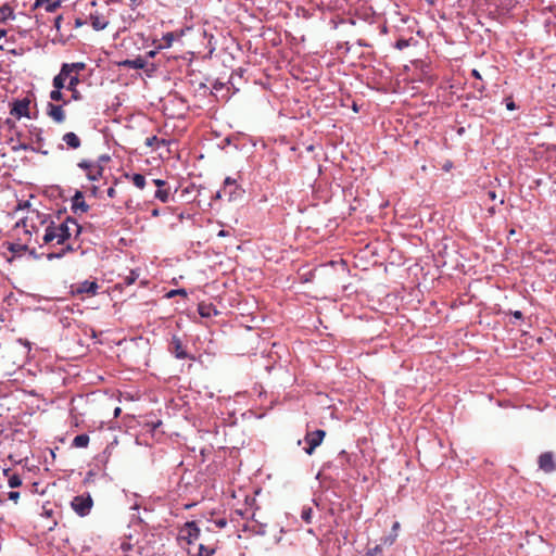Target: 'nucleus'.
<instances>
[{"instance_id":"nucleus-1","label":"nucleus","mask_w":556,"mask_h":556,"mask_svg":"<svg viewBox=\"0 0 556 556\" xmlns=\"http://www.w3.org/2000/svg\"><path fill=\"white\" fill-rule=\"evenodd\" d=\"M70 225H73L75 227V237H78L81 233L83 228L77 223V220L74 217L67 216L64 222L55 226L58 244L63 245L72 237V230Z\"/></svg>"},{"instance_id":"nucleus-2","label":"nucleus","mask_w":556,"mask_h":556,"mask_svg":"<svg viewBox=\"0 0 556 556\" xmlns=\"http://www.w3.org/2000/svg\"><path fill=\"white\" fill-rule=\"evenodd\" d=\"M52 220L48 214L40 213L38 210H29L28 215L21 219L16 226L23 225L24 228L30 226L31 230L37 232L39 226L49 224Z\"/></svg>"},{"instance_id":"nucleus-3","label":"nucleus","mask_w":556,"mask_h":556,"mask_svg":"<svg viewBox=\"0 0 556 556\" xmlns=\"http://www.w3.org/2000/svg\"><path fill=\"white\" fill-rule=\"evenodd\" d=\"M93 506V500L90 493L75 496L71 502V507L79 517H86L90 514Z\"/></svg>"},{"instance_id":"nucleus-4","label":"nucleus","mask_w":556,"mask_h":556,"mask_svg":"<svg viewBox=\"0 0 556 556\" xmlns=\"http://www.w3.org/2000/svg\"><path fill=\"white\" fill-rule=\"evenodd\" d=\"M244 189L231 177H226L223 185V193L228 202L241 200Z\"/></svg>"},{"instance_id":"nucleus-5","label":"nucleus","mask_w":556,"mask_h":556,"mask_svg":"<svg viewBox=\"0 0 556 556\" xmlns=\"http://www.w3.org/2000/svg\"><path fill=\"white\" fill-rule=\"evenodd\" d=\"M118 65L124 68L146 70L148 76H151L152 73L156 70V66L153 63L149 64L148 60L141 55H138L135 59H126L121 61Z\"/></svg>"},{"instance_id":"nucleus-6","label":"nucleus","mask_w":556,"mask_h":556,"mask_svg":"<svg viewBox=\"0 0 556 556\" xmlns=\"http://www.w3.org/2000/svg\"><path fill=\"white\" fill-rule=\"evenodd\" d=\"M29 105L30 99L28 97L14 99L11 103L10 114L15 116L17 119H21L22 117L31 118Z\"/></svg>"},{"instance_id":"nucleus-7","label":"nucleus","mask_w":556,"mask_h":556,"mask_svg":"<svg viewBox=\"0 0 556 556\" xmlns=\"http://www.w3.org/2000/svg\"><path fill=\"white\" fill-rule=\"evenodd\" d=\"M326 437V431L321 429H317L312 432H307L304 440L307 444V446L304 447V452L307 455H312L316 447H318L321 443L324 438Z\"/></svg>"},{"instance_id":"nucleus-8","label":"nucleus","mask_w":556,"mask_h":556,"mask_svg":"<svg viewBox=\"0 0 556 556\" xmlns=\"http://www.w3.org/2000/svg\"><path fill=\"white\" fill-rule=\"evenodd\" d=\"M200 528L195 521H187L180 529L179 539L185 540L187 544H192L200 536Z\"/></svg>"},{"instance_id":"nucleus-9","label":"nucleus","mask_w":556,"mask_h":556,"mask_svg":"<svg viewBox=\"0 0 556 556\" xmlns=\"http://www.w3.org/2000/svg\"><path fill=\"white\" fill-rule=\"evenodd\" d=\"M168 351L178 359H192V357L188 354L181 339L176 334H174L169 341Z\"/></svg>"},{"instance_id":"nucleus-10","label":"nucleus","mask_w":556,"mask_h":556,"mask_svg":"<svg viewBox=\"0 0 556 556\" xmlns=\"http://www.w3.org/2000/svg\"><path fill=\"white\" fill-rule=\"evenodd\" d=\"M539 469L545 473H552L556 470L555 454L551 451L543 452L538 457Z\"/></svg>"},{"instance_id":"nucleus-11","label":"nucleus","mask_w":556,"mask_h":556,"mask_svg":"<svg viewBox=\"0 0 556 556\" xmlns=\"http://www.w3.org/2000/svg\"><path fill=\"white\" fill-rule=\"evenodd\" d=\"M99 290V285L96 280H84L81 282L72 286V293L74 295H80L87 293L89 295H96Z\"/></svg>"},{"instance_id":"nucleus-12","label":"nucleus","mask_w":556,"mask_h":556,"mask_svg":"<svg viewBox=\"0 0 556 556\" xmlns=\"http://www.w3.org/2000/svg\"><path fill=\"white\" fill-rule=\"evenodd\" d=\"M77 166L84 170H87V178L90 181H97L102 177L103 167L100 164L94 166L91 161L81 160L78 162Z\"/></svg>"},{"instance_id":"nucleus-13","label":"nucleus","mask_w":556,"mask_h":556,"mask_svg":"<svg viewBox=\"0 0 556 556\" xmlns=\"http://www.w3.org/2000/svg\"><path fill=\"white\" fill-rule=\"evenodd\" d=\"M46 113L56 124H62L66 119V114L63 109V105L48 102Z\"/></svg>"},{"instance_id":"nucleus-14","label":"nucleus","mask_w":556,"mask_h":556,"mask_svg":"<svg viewBox=\"0 0 556 556\" xmlns=\"http://www.w3.org/2000/svg\"><path fill=\"white\" fill-rule=\"evenodd\" d=\"M89 205L86 203L84 193L80 190H76L72 198V211L74 214L87 213Z\"/></svg>"},{"instance_id":"nucleus-15","label":"nucleus","mask_w":556,"mask_h":556,"mask_svg":"<svg viewBox=\"0 0 556 556\" xmlns=\"http://www.w3.org/2000/svg\"><path fill=\"white\" fill-rule=\"evenodd\" d=\"M153 184L157 187V190L154 193V198L163 203H167L170 197L169 188H165L168 185L167 181L163 179H154Z\"/></svg>"},{"instance_id":"nucleus-16","label":"nucleus","mask_w":556,"mask_h":556,"mask_svg":"<svg viewBox=\"0 0 556 556\" xmlns=\"http://www.w3.org/2000/svg\"><path fill=\"white\" fill-rule=\"evenodd\" d=\"M62 141L72 150H77L81 146L80 138L73 131L65 132L62 136Z\"/></svg>"},{"instance_id":"nucleus-17","label":"nucleus","mask_w":556,"mask_h":556,"mask_svg":"<svg viewBox=\"0 0 556 556\" xmlns=\"http://www.w3.org/2000/svg\"><path fill=\"white\" fill-rule=\"evenodd\" d=\"M79 83H80L79 76L73 75L70 77L68 84L66 85V89L72 92V99L74 101L83 100V96L77 89V86Z\"/></svg>"},{"instance_id":"nucleus-18","label":"nucleus","mask_w":556,"mask_h":556,"mask_svg":"<svg viewBox=\"0 0 556 556\" xmlns=\"http://www.w3.org/2000/svg\"><path fill=\"white\" fill-rule=\"evenodd\" d=\"M62 75H70L75 73L78 75L79 72L86 68V64L84 62H75V63H63L62 64Z\"/></svg>"},{"instance_id":"nucleus-19","label":"nucleus","mask_w":556,"mask_h":556,"mask_svg":"<svg viewBox=\"0 0 556 556\" xmlns=\"http://www.w3.org/2000/svg\"><path fill=\"white\" fill-rule=\"evenodd\" d=\"M43 7L47 12H54L60 5L55 0H35L31 10Z\"/></svg>"},{"instance_id":"nucleus-20","label":"nucleus","mask_w":556,"mask_h":556,"mask_svg":"<svg viewBox=\"0 0 556 556\" xmlns=\"http://www.w3.org/2000/svg\"><path fill=\"white\" fill-rule=\"evenodd\" d=\"M53 240L58 241L56 230H55V223L54 220H50L49 224H47L45 235L42 237V241L45 244H49Z\"/></svg>"},{"instance_id":"nucleus-21","label":"nucleus","mask_w":556,"mask_h":556,"mask_svg":"<svg viewBox=\"0 0 556 556\" xmlns=\"http://www.w3.org/2000/svg\"><path fill=\"white\" fill-rule=\"evenodd\" d=\"M198 313L201 317L208 318L212 315H217V311L212 303H200L198 305Z\"/></svg>"},{"instance_id":"nucleus-22","label":"nucleus","mask_w":556,"mask_h":556,"mask_svg":"<svg viewBox=\"0 0 556 556\" xmlns=\"http://www.w3.org/2000/svg\"><path fill=\"white\" fill-rule=\"evenodd\" d=\"M242 530L249 531L253 534L264 535L266 533V525L260 522L245 523Z\"/></svg>"},{"instance_id":"nucleus-23","label":"nucleus","mask_w":556,"mask_h":556,"mask_svg":"<svg viewBox=\"0 0 556 556\" xmlns=\"http://www.w3.org/2000/svg\"><path fill=\"white\" fill-rule=\"evenodd\" d=\"M400 529V523L397 521H395L392 526V529H391V532L390 534L386 535L384 538L381 539L382 541V544L384 545H392L396 538H397V531Z\"/></svg>"},{"instance_id":"nucleus-24","label":"nucleus","mask_w":556,"mask_h":556,"mask_svg":"<svg viewBox=\"0 0 556 556\" xmlns=\"http://www.w3.org/2000/svg\"><path fill=\"white\" fill-rule=\"evenodd\" d=\"M90 22L94 30H102L108 26V21L97 14H90Z\"/></svg>"},{"instance_id":"nucleus-25","label":"nucleus","mask_w":556,"mask_h":556,"mask_svg":"<svg viewBox=\"0 0 556 556\" xmlns=\"http://www.w3.org/2000/svg\"><path fill=\"white\" fill-rule=\"evenodd\" d=\"M89 435L87 433L78 434L74 438L72 446L77 448L87 447L89 444Z\"/></svg>"},{"instance_id":"nucleus-26","label":"nucleus","mask_w":556,"mask_h":556,"mask_svg":"<svg viewBox=\"0 0 556 556\" xmlns=\"http://www.w3.org/2000/svg\"><path fill=\"white\" fill-rule=\"evenodd\" d=\"M125 177L130 178L132 184L139 189H143L146 186V177L142 174H139V173H136L132 175L125 174Z\"/></svg>"},{"instance_id":"nucleus-27","label":"nucleus","mask_w":556,"mask_h":556,"mask_svg":"<svg viewBox=\"0 0 556 556\" xmlns=\"http://www.w3.org/2000/svg\"><path fill=\"white\" fill-rule=\"evenodd\" d=\"M67 77H71L70 75H62V68L60 70V73L54 76L52 80V86L54 89L62 90L63 88H66L65 80Z\"/></svg>"},{"instance_id":"nucleus-28","label":"nucleus","mask_w":556,"mask_h":556,"mask_svg":"<svg viewBox=\"0 0 556 556\" xmlns=\"http://www.w3.org/2000/svg\"><path fill=\"white\" fill-rule=\"evenodd\" d=\"M9 18H14V12L11 7L4 4L0 8V23H5Z\"/></svg>"},{"instance_id":"nucleus-29","label":"nucleus","mask_w":556,"mask_h":556,"mask_svg":"<svg viewBox=\"0 0 556 556\" xmlns=\"http://www.w3.org/2000/svg\"><path fill=\"white\" fill-rule=\"evenodd\" d=\"M8 250L12 252L14 255H20L23 252H26L28 250V247L26 244L21 243H9Z\"/></svg>"},{"instance_id":"nucleus-30","label":"nucleus","mask_w":556,"mask_h":556,"mask_svg":"<svg viewBox=\"0 0 556 556\" xmlns=\"http://www.w3.org/2000/svg\"><path fill=\"white\" fill-rule=\"evenodd\" d=\"M139 278V274L137 270L132 269L129 271L127 276L123 278L121 285L130 286Z\"/></svg>"},{"instance_id":"nucleus-31","label":"nucleus","mask_w":556,"mask_h":556,"mask_svg":"<svg viewBox=\"0 0 556 556\" xmlns=\"http://www.w3.org/2000/svg\"><path fill=\"white\" fill-rule=\"evenodd\" d=\"M301 518L304 522L311 523L313 520V508L311 506H304L301 510Z\"/></svg>"},{"instance_id":"nucleus-32","label":"nucleus","mask_w":556,"mask_h":556,"mask_svg":"<svg viewBox=\"0 0 556 556\" xmlns=\"http://www.w3.org/2000/svg\"><path fill=\"white\" fill-rule=\"evenodd\" d=\"M13 150L34 151V152L41 153L43 155L48 154L47 150H41L40 148H34V147H31V146H29L27 143H20V146L13 148Z\"/></svg>"},{"instance_id":"nucleus-33","label":"nucleus","mask_w":556,"mask_h":556,"mask_svg":"<svg viewBox=\"0 0 556 556\" xmlns=\"http://www.w3.org/2000/svg\"><path fill=\"white\" fill-rule=\"evenodd\" d=\"M8 484L10 488L15 489L22 485V479L18 475L13 473L9 476Z\"/></svg>"},{"instance_id":"nucleus-34","label":"nucleus","mask_w":556,"mask_h":556,"mask_svg":"<svg viewBox=\"0 0 556 556\" xmlns=\"http://www.w3.org/2000/svg\"><path fill=\"white\" fill-rule=\"evenodd\" d=\"M174 39H175V35H174V33H166V34L163 36V38H162V40L164 41V43H163V45H160V47H159V48H161V49H163V48H169V47L172 46V43H173Z\"/></svg>"},{"instance_id":"nucleus-35","label":"nucleus","mask_w":556,"mask_h":556,"mask_svg":"<svg viewBox=\"0 0 556 556\" xmlns=\"http://www.w3.org/2000/svg\"><path fill=\"white\" fill-rule=\"evenodd\" d=\"M71 37H72V35H70V36H64L61 31H56V35H55V37L52 39V42H53L54 45H55V43L66 45Z\"/></svg>"},{"instance_id":"nucleus-36","label":"nucleus","mask_w":556,"mask_h":556,"mask_svg":"<svg viewBox=\"0 0 556 556\" xmlns=\"http://www.w3.org/2000/svg\"><path fill=\"white\" fill-rule=\"evenodd\" d=\"M50 99L52 101H63L64 104H67L68 102L67 101H64V96L62 93V90H59V89H53L51 92H50Z\"/></svg>"},{"instance_id":"nucleus-37","label":"nucleus","mask_w":556,"mask_h":556,"mask_svg":"<svg viewBox=\"0 0 556 556\" xmlns=\"http://www.w3.org/2000/svg\"><path fill=\"white\" fill-rule=\"evenodd\" d=\"M382 555H383L382 545L378 544L375 547L369 548L364 556H382Z\"/></svg>"},{"instance_id":"nucleus-38","label":"nucleus","mask_w":556,"mask_h":556,"mask_svg":"<svg viewBox=\"0 0 556 556\" xmlns=\"http://www.w3.org/2000/svg\"><path fill=\"white\" fill-rule=\"evenodd\" d=\"M215 553V548H210L204 544L199 545V552L197 556H212Z\"/></svg>"},{"instance_id":"nucleus-39","label":"nucleus","mask_w":556,"mask_h":556,"mask_svg":"<svg viewBox=\"0 0 556 556\" xmlns=\"http://www.w3.org/2000/svg\"><path fill=\"white\" fill-rule=\"evenodd\" d=\"M176 295L187 296L186 289H173L166 294L168 299L174 298Z\"/></svg>"},{"instance_id":"nucleus-40","label":"nucleus","mask_w":556,"mask_h":556,"mask_svg":"<svg viewBox=\"0 0 556 556\" xmlns=\"http://www.w3.org/2000/svg\"><path fill=\"white\" fill-rule=\"evenodd\" d=\"M409 39L400 38L396 40L394 47L399 50H403L409 46Z\"/></svg>"},{"instance_id":"nucleus-41","label":"nucleus","mask_w":556,"mask_h":556,"mask_svg":"<svg viewBox=\"0 0 556 556\" xmlns=\"http://www.w3.org/2000/svg\"><path fill=\"white\" fill-rule=\"evenodd\" d=\"M160 142L157 136H151V137H148L144 141V144L149 148H153L155 144H157Z\"/></svg>"},{"instance_id":"nucleus-42","label":"nucleus","mask_w":556,"mask_h":556,"mask_svg":"<svg viewBox=\"0 0 556 556\" xmlns=\"http://www.w3.org/2000/svg\"><path fill=\"white\" fill-rule=\"evenodd\" d=\"M65 255V252H63V249L61 248V250L59 252H50L47 254V258L49 261H52L54 258H62L63 256Z\"/></svg>"},{"instance_id":"nucleus-43","label":"nucleus","mask_w":556,"mask_h":556,"mask_svg":"<svg viewBox=\"0 0 556 556\" xmlns=\"http://www.w3.org/2000/svg\"><path fill=\"white\" fill-rule=\"evenodd\" d=\"M506 109L509 111H514L517 109L516 103L514 102L511 97L505 99Z\"/></svg>"},{"instance_id":"nucleus-44","label":"nucleus","mask_w":556,"mask_h":556,"mask_svg":"<svg viewBox=\"0 0 556 556\" xmlns=\"http://www.w3.org/2000/svg\"><path fill=\"white\" fill-rule=\"evenodd\" d=\"M160 4L164 7H174L178 3L179 0H157Z\"/></svg>"},{"instance_id":"nucleus-45","label":"nucleus","mask_w":556,"mask_h":556,"mask_svg":"<svg viewBox=\"0 0 556 556\" xmlns=\"http://www.w3.org/2000/svg\"><path fill=\"white\" fill-rule=\"evenodd\" d=\"M214 523L216 525V527H218V528H220V529H222V528H225V527L227 526V519H225V518H219V519H216V520L214 521Z\"/></svg>"},{"instance_id":"nucleus-46","label":"nucleus","mask_w":556,"mask_h":556,"mask_svg":"<svg viewBox=\"0 0 556 556\" xmlns=\"http://www.w3.org/2000/svg\"><path fill=\"white\" fill-rule=\"evenodd\" d=\"M62 20H63L62 15H58L54 18V28L56 29V31H60V29H61V22H62Z\"/></svg>"},{"instance_id":"nucleus-47","label":"nucleus","mask_w":556,"mask_h":556,"mask_svg":"<svg viewBox=\"0 0 556 556\" xmlns=\"http://www.w3.org/2000/svg\"><path fill=\"white\" fill-rule=\"evenodd\" d=\"M9 500L16 502L20 498V492L17 491H11L8 494Z\"/></svg>"},{"instance_id":"nucleus-48","label":"nucleus","mask_w":556,"mask_h":556,"mask_svg":"<svg viewBox=\"0 0 556 556\" xmlns=\"http://www.w3.org/2000/svg\"><path fill=\"white\" fill-rule=\"evenodd\" d=\"M509 314L513 315L515 319H523V314L521 311H510Z\"/></svg>"},{"instance_id":"nucleus-49","label":"nucleus","mask_w":556,"mask_h":556,"mask_svg":"<svg viewBox=\"0 0 556 556\" xmlns=\"http://www.w3.org/2000/svg\"><path fill=\"white\" fill-rule=\"evenodd\" d=\"M473 88L480 93L482 94L483 91L485 90V86L484 84L480 83V84H475L473 85Z\"/></svg>"},{"instance_id":"nucleus-50","label":"nucleus","mask_w":556,"mask_h":556,"mask_svg":"<svg viewBox=\"0 0 556 556\" xmlns=\"http://www.w3.org/2000/svg\"><path fill=\"white\" fill-rule=\"evenodd\" d=\"M142 3L141 0H129V7L134 10Z\"/></svg>"},{"instance_id":"nucleus-51","label":"nucleus","mask_w":556,"mask_h":556,"mask_svg":"<svg viewBox=\"0 0 556 556\" xmlns=\"http://www.w3.org/2000/svg\"><path fill=\"white\" fill-rule=\"evenodd\" d=\"M471 76L475 77L476 79L482 80V76H481L480 72L476 68H473L471 71Z\"/></svg>"},{"instance_id":"nucleus-52","label":"nucleus","mask_w":556,"mask_h":556,"mask_svg":"<svg viewBox=\"0 0 556 556\" xmlns=\"http://www.w3.org/2000/svg\"><path fill=\"white\" fill-rule=\"evenodd\" d=\"M62 249H63V252H65V254L68 252H74L76 250L72 244H66Z\"/></svg>"},{"instance_id":"nucleus-53","label":"nucleus","mask_w":556,"mask_h":556,"mask_svg":"<svg viewBox=\"0 0 556 556\" xmlns=\"http://www.w3.org/2000/svg\"><path fill=\"white\" fill-rule=\"evenodd\" d=\"M85 23H86V22H85L84 20H81L80 17H77V18L75 20V24H74V26H75L76 28H78V27H80V26L85 25Z\"/></svg>"},{"instance_id":"nucleus-54","label":"nucleus","mask_w":556,"mask_h":556,"mask_svg":"<svg viewBox=\"0 0 556 556\" xmlns=\"http://www.w3.org/2000/svg\"><path fill=\"white\" fill-rule=\"evenodd\" d=\"M108 197L114 198L116 195V190L113 187H110L106 191Z\"/></svg>"},{"instance_id":"nucleus-55","label":"nucleus","mask_w":556,"mask_h":556,"mask_svg":"<svg viewBox=\"0 0 556 556\" xmlns=\"http://www.w3.org/2000/svg\"><path fill=\"white\" fill-rule=\"evenodd\" d=\"M27 252L29 253L30 256H33L35 260H38L40 257V255H38L36 253V250L35 249H28Z\"/></svg>"},{"instance_id":"nucleus-56","label":"nucleus","mask_w":556,"mask_h":556,"mask_svg":"<svg viewBox=\"0 0 556 556\" xmlns=\"http://www.w3.org/2000/svg\"><path fill=\"white\" fill-rule=\"evenodd\" d=\"M18 342L21 344H23L25 348H27L28 350H30V342L26 339H18Z\"/></svg>"},{"instance_id":"nucleus-57","label":"nucleus","mask_w":556,"mask_h":556,"mask_svg":"<svg viewBox=\"0 0 556 556\" xmlns=\"http://www.w3.org/2000/svg\"><path fill=\"white\" fill-rule=\"evenodd\" d=\"M223 198H225V195H224V193H223V188H222V189H219V190L215 193V195L213 197V199H216V200H217V199H223Z\"/></svg>"},{"instance_id":"nucleus-58","label":"nucleus","mask_w":556,"mask_h":556,"mask_svg":"<svg viewBox=\"0 0 556 556\" xmlns=\"http://www.w3.org/2000/svg\"><path fill=\"white\" fill-rule=\"evenodd\" d=\"M110 161V156L108 154H103L99 157V162H109Z\"/></svg>"},{"instance_id":"nucleus-59","label":"nucleus","mask_w":556,"mask_h":556,"mask_svg":"<svg viewBox=\"0 0 556 556\" xmlns=\"http://www.w3.org/2000/svg\"><path fill=\"white\" fill-rule=\"evenodd\" d=\"M488 197L490 200H495L496 199V192L495 191H488Z\"/></svg>"},{"instance_id":"nucleus-60","label":"nucleus","mask_w":556,"mask_h":556,"mask_svg":"<svg viewBox=\"0 0 556 556\" xmlns=\"http://www.w3.org/2000/svg\"><path fill=\"white\" fill-rule=\"evenodd\" d=\"M156 53H157V52H156L155 50H151V51L147 52V54H146V56H144V58H146V60H147L148 58H154Z\"/></svg>"},{"instance_id":"nucleus-61","label":"nucleus","mask_w":556,"mask_h":556,"mask_svg":"<svg viewBox=\"0 0 556 556\" xmlns=\"http://www.w3.org/2000/svg\"><path fill=\"white\" fill-rule=\"evenodd\" d=\"M36 141L38 143L43 141V138L41 137V129H39L38 132L36 134Z\"/></svg>"},{"instance_id":"nucleus-62","label":"nucleus","mask_w":556,"mask_h":556,"mask_svg":"<svg viewBox=\"0 0 556 556\" xmlns=\"http://www.w3.org/2000/svg\"><path fill=\"white\" fill-rule=\"evenodd\" d=\"M29 206H30L29 201H25L24 203L18 204V208H25V207H29Z\"/></svg>"},{"instance_id":"nucleus-63","label":"nucleus","mask_w":556,"mask_h":556,"mask_svg":"<svg viewBox=\"0 0 556 556\" xmlns=\"http://www.w3.org/2000/svg\"><path fill=\"white\" fill-rule=\"evenodd\" d=\"M121 412H122L121 407H116V408L114 409V417H118V416H119V414H121Z\"/></svg>"},{"instance_id":"nucleus-64","label":"nucleus","mask_w":556,"mask_h":556,"mask_svg":"<svg viewBox=\"0 0 556 556\" xmlns=\"http://www.w3.org/2000/svg\"><path fill=\"white\" fill-rule=\"evenodd\" d=\"M5 35H7V30H5V29L0 28V40H1L2 38H4V37H5Z\"/></svg>"}]
</instances>
